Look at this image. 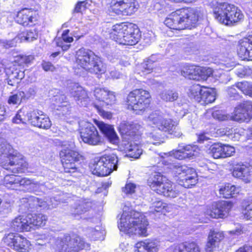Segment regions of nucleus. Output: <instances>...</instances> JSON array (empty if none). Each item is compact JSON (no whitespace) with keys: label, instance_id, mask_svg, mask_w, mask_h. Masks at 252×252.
<instances>
[{"label":"nucleus","instance_id":"nucleus-22","mask_svg":"<svg viewBox=\"0 0 252 252\" xmlns=\"http://www.w3.org/2000/svg\"><path fill=\"white\" fill-rule=\"evenodd\" d=\"M141 126L134 122H122L119 126V132L125 139L129 140L136 135Z\"/></svg>","mask_w":252,"mask_h":252},{"label":"nucleus","instance_id":"nucleus-62","mask_svg":"<svg viewBox=\"0 0 252 252\" xmlns=\"http://www.w3.org/2000/svg\"><path fill=\"white\" fill-rule=\"evenodd\" d=\"M80 88L81 87H80V100H82V103L84 102V103L82 104V105H86L90 100L88 93L85 90L83 89H80Z\"/></svg>","mask_w":252,"mask_h":252},{"label":"nucleus","instance_id":"nucleus-24","mask_svg":"<svg viewBox=\"0 0 252 252\" xmlns=\"http://www.w3.org/2000/svg\"><path fill=\"white\" fill-rule=\"evenodd\" d=\"M95 124L110 143L116 144L119 142V137L112 126L97 121Z\"/></svg>","mask_w":252,"mask_h":252},{"label":"nucleus","instance_id":"nucleus-29","mask_svg":"<svg viewBox=\"0 0 252 252\" xmlns=\"http://www.w3.org/2000/svg\"><path fill=\"white\" fill-rule=\"evenodd\" d=\"M11 226L17 231H29L31 230L27 216L25 217L20 216L15 218L11 222Z\"/></svg>","mask_w":252,"mask_h":252},{"label":"nucleus","instance_id":"nucleus-8","mask_svg":"<svg viewBox=\"0 0 252 252\" xmlns=\"http://www.w3.org/2000/svg\"><path fill=\"white\" fill-rule=\"evenodd\" d=\"M13 151L11 146L0 134V156L3 155L8 159L5 163L1 162V166L15 174L23 172V168L26 167L27 164L24 162L23 159H19L15 156L12 153Z\"/></svg>","mask_w":252,"mask_h":252},{"label":"nucleus","instance_id":"nucleus-45","mask_svg":"<svg viewBox=\"0 0 252 252\" xmlns=\"http://www.w3.org/2000/svg\"><path fill=\"white\" fill-rule=\"evenodd\" d=\"M27 199L29 205H32L33 206H39L44 209H49L48 208V202L46 198L44 199H41L34 196H30Z\"/></svg>","mask_w":252,"mask_h":252},{"label":"nucleus","instance_id":"nucleus-4","mask_svg":"<svg viewBox=\"0 0 252 252\" xmlns=\"http://www.w3.org/2000/svg\"><path fill=\"white\" fill-rule=\"evenodd\" d=\"M215 19L220 23L231 26L243 19L242 11L233 4L226 2H216L213 4Z\"/></svg>","mask_w":252,"mask_h":252},{"label":"nucleus","instance_id":"nucleus-34","mask_svg":"<svg viewBox=\"0 0 252 252\" xmlns=\"http://www.w3.org/2000/svg\"><path fill=\"white\" fill-rule=\"evenodd\" d=\"M27 217L29 224L31 225V229L34 226H43L45 225L47 220V216L41 214H29Z\"/></svg>","mask_w":252,"mask_h":252},{"label":"nucleus","instance_id":"nucleus-42","mask_svg":"<svg viewBox=\"0 0 252 252\" xmlns=\"http://www.w3.org/2000/svg\"><path fill=\"white\" fill-rule=\"evenodd\" d=\"M183 149L186 158L193 159L197 157L200 152L199 148L196 145L183 146Z\"/></svg>","mask_w":252,"mask_h":252},{"label":"nucleus","instance_id":"nucleus-18","mask_svg":"<svg viewBox=\"0 0 252 252\" xmlns=\"http://www.w3.org/2000/svg\"><path fill=\"white\" fill-rule=\"evenodd\" d=\"M230 117L238 122L249 121L252 118V102L246 101L238 105Z\"/></svg>","mask_w":252,"mask_h":252},{"label":"nucleus","instance_id":"nucleus-44","mask_svg":"<svg viewBox=\"0 0 252 252\" xmlns=\"http://www.w3.org/2000/svg\"><path fill=\"white\" fill-rule=\"evenodd\" d=\"M37 31L33 30H27L23 32L18 35L20 38V42L23 41H32L37 37Z\"/></svg>","mask_w":252,"mask_h":252},{"label":"nucleus","instance_id":"nucleus-12","mask_svg":"<svg viewBox=\"0 0 252 252\" xmlns=\"http://www.w3.org/2000/svg\"><path fill=\"white\" fill-rule=\"evenodd\" d=\"M148 124L159 130L169 132L174 126V123L171 119L165 117L164 114L159 110L152 112L147 118Z\"/></svg>","mask_w":252,"mask_h":252},{"label":"nucleus","instance_id":"nucleus-58","mask_svg":"<svg viewBox=\"0 0 252 252\" xmlns=\"http://www.w3.org/2000/svg\"><path fill=\"white\" fill-rule=\"evenodd\" d=\"M106 106L99 105L98 107H94L97 111L99 114L103 118L110 119L112 117V113L110 112L105 111L103 108Z\"/></svg>","mask_w":252,"mask_h":252},{"label":"nucleus","instance_id":"nucleus-21","mask_svg":"<svg viewBox=\"0 0 252 252\" xmlns=\"http://www.w3.org/2000/svg\"><path fill=\"white\" fill-rule=\"evenodd\" d=\"M56 243L59 249L62 252H78L79 250L77 239L69 235H64Z\"/></svg>","mask_w":252,"mask_h":252},{"label":"nucleus","instance_id":"nucleus-17","mask_svg":"<svg viewBox=\"0 0 252 252\" xmlns=\"http://www.w3.org/2000/svg\"><path fill=\"white\" fill-rule=\"evenodd\" d=\"M3 241L4 244L18 252L28 251L29 242L20 235L9 233L3 238Z\"/></svg>","mask_w":252,"mask_h":252},{"label":"nucleus","instance_id":"nucleus-38","mask_svg":"<svg viewBox=\"0 0 252 252\" xmlns=\"http://www.w3.org/2000/svg\"><path fill=\"white\" fill-rule=\"evenodd\" d=\"M168 208V205L166 203L158 199L151 203L149 208V212L153 214L158 212L162 213L164 210L167 211Z\"/></svg>","mask_w":252,"mask_h":252},{"label":"nucleus","instance_id":"nucleus-39","mask_svg":"<svg viewBox=\"0 0 252 252\" xmlns=\"http://www.w3.org/2000/svg\"><path fill=\"white\" fill-rule=\"evenodd\" d=\"M20 176L14 174H8L5 176L3 180V185L10 189L18 188Z\"/></svg>","mask_w":252,"mask_h":252},{"label":"nucleus","instance_id":"nucleus-35","mask_svg":"<svg viewBox=\"0 0 252 252\" xmlns=\"http://www.w3.org/2000/svg\"><path fill=\"white\" fill-rule=\"evenodd\" d=\"M174 252H201L200 248L195 242H185L179 245Z\"/></svg>","mask_w":252,"mask_h":252},{"label":"nucleus","instance_id":"nucleus-11","mask_svg":"<svg viewBox=\"0 0 252 252\" xmlns=\"http://www.w3.org/2000/svg\"><path fill=\"white\" fill-rule=\"evenodd\" d=\"M80 136L85 143L89 145H101L103 143V138L99 134L96 127L88 122L80 123Z\"/></svg>","mask_w":252,"mask_h":252},{"label":"nucleus","instance_id":"nucleus-64","mask_svg":"<svg viewBox=\"0 0 252 252\" xmlns=\"http://www.w3.org/2000/svg\"><path fill=\"white\" fill-rule=\"evenodd\" d=\"M42 66L45 71H53L55 69L52 63L49 62L43 61L42 63Z\"/></svg>","mask_w":252,"mask_h":252},{"label":"nucleus","instance_id":"nucleus-36","mask_svg":"<svg viewBox=\"0 0 252 252\" xmlns=\"http://www.w3.org/2000/svg\"><path fill=\"white\" fill-rule=\"evenodd\" d=\"M240 189L238 187L230 184H227L222 187L220 189V193L222 195L223 197L225 198H229L234 197L236 194H238Z\"/></svg>","mask_w":252,"mask_h":252},{"label":"nucleus","instance_id":"nucleus-32","mask_svg":"<svg viewBox=\"0 0 252 252\" xmlns=\"http://www.w3.org/2000/svg\"><path fill=\"white\" fill-rule=\"evenodd\" d=\"M197 181V174L195 170L192 169V171L190 173L181 176L179 184L186 188H189L194 186L196 184Z\"/></svg>","mask_w":252,"mask_h":252},{"label":"nucleus","instance_id":"nucleus-26","mask_svg":"<svg viewBox=\"0 0 252 252\" xmlns=\"http://www.w3.org/2000/svg\"><path fill=\"white\" fill-rule=\"evenodd\" d=\"M223 238L224 234L222 232L211 231L208 237L205 247V251L209 252H213Z\"/></svg>","mask_w":252,"mask_h":252},{"label":"nucleus","instance_id":"nucleus-10","mask_svg":"<svg viewBox=\"0 0 252 252\" xmlns=\"http://www.w3.org/2000/svg\"><path fill=\"white\" fill-rule=\"evenodd\" d=\"M118 158L114 154L95 158L91 166L92 173L97 176H106L118 168Z\"/></svg>","mask_w":252,"mask_h":252},{"label":"nucleus","instance_id":"nucleus-59","mask_svg":"<svg viewBox=\"0 0 252 252\" xmlns=\"http://www.w3.org/2000/svg\"><path fill=\"white\" fill-rule=\"evenodd\" d=\"M135 189L136 185L134 184L129 183L126 184L125 187L122 188V191L126 194H131L135 192Z\"/></svg>","mask_w":252,"mask_h":252},{"label":"nucleus","instance_id":"nucleus-50","mask_svg":"<svg viewBox=\"0 0 252 252\" xmlns=\"http://www.w3.org/2000/svg\"><path fill=\"white\" fill-rule=\"evenodd\" d=\"M222 144L215 143L212 145L210 148V153L214 158H222Z\"/></svg>","mask_w":252,"mask_h":252},{"label":"nucleus","instance_id":"nucleus-63","mask_svg":"<svg viewBox=\"0 0 252 252\" xmlns=\"http://www.w3.org/2000/svg\"><path fill=\"white\" fill-rule=\"evenodd\" d=\"M47 202H48V208L49 209H51L52 208H55L58 205V201L56 199V197H52V198H46Z\"/></svg>","mask_w":252,"mask_h":252},{"label":"nucleus","instance_id":"nucleus-25","mask_svg":"<svg viewBox=\"0 0 252 252\" xmlns=\"http://www.w3.org/2000/svg\"><path fill=\"white\" fill-rule=\"evenodd\" d=\"M232 175L245 183H249L251 178L250 168L242 163H237L233 166Z\"/></svg>","mask_w":252,"mask_h":252},{"label":"nucleus","instance_id":"nucleus-40","mask_svg":"<svg viewBox=\"0 0 252 252\" xmlns=\"http://www.w3.org/2000/svg\"><path fill=\"white\" fill-rule=\"evenodd\" d=\"M216 99V92L214 90L203 89L201 97V102L202 104H207L214 102Z\"/></svg>","mask_w":252,"mask_h":252},{"label":"nucleus","instance_id":"nucleus-9","mask_svg":"<svg viewBox=\"0 0 252 252\" xmlns=\"http://www.w3.org/2000/svg\"><path fill=\"white\" fill-rule=\"evenodd\" d=\"M80 66L92 74H102L106 71L105 64L101 59L84 48L80 49Z\"/></svg>","mask_w":252,"mask_h":252},{"label":"nucleus","instance_id":"nucleus-48","mask_svg":"<svg viewBox=\"0 0 252 252\" xmlns=\"http://www.w3.org/2000/svg\"><path fill=\"white\" fill-rule=\"evenodd\" d=\"M236 87L244 94L252 97V84L247 81L238 82Z\"/></svg>","mask_w":252,"mask_h":252},{"label":"nucleus","instance_id":"nucleus-41","mask_svg":"<svg viewBox=\"0 0 252 252\" xmlns=\"http://www.w3.org/2000/svg\"><path fill=\"white\" fill-rule=\"evenodd\" d=\"M203 89L198 84H194L191 86L189 89L188 94L191 98L194 99L195 101L200 102L201 97Z\"/></svg>","mask_w":252,"mask_h":252},{"label":"nucleus","instance_id":"nucleus-3","mask_svg":"<svg viewBox=\"0 0 252 252\" xmlns=\"http://www.w3.org/2000/svg\"><path fill=\"white\" fill-rule=\"evenodd\" d=\"M139 30L134 25L122 23L112 27L110 37L118 43L126 45L136 44L140 38Z\"/></svg>","mask_w":252,"mask_h":252},{"label":"nucleus","instance_id":"nucleus-37","mask_svg":"<svg viewBox=\"0 0 252 252\" xmlns=\"http://www.w3.org/2000/svg\"><path fill=\"white\" fill-rule=\"evenodd\" d=\"M126 156L130 158H138L142 153V150L137 144H128L125 148Z\"/></svg>","mask_w":252,"mask_h":252},{"label":"nucleus","instance_id":"nucleus-57","mask_svg":"<svg viewBox=\"0 0 252 252\" xmlns=\"http://www.w3.org/2000/svg\"><path fill=\"white\" fill-rule=\"evenodd\" d=\"M212 117L219 121H225L228 120L230 117V116L224 114L220 110L214 111L212 113Z\"/></svg>","mask_w":252,"mask_h":252},{"label":"nucleus","instance_id":"nucleus-30","mask_svg":"<svg viewBox=\"0 0 252 252\" xmlns=\"http://www.w3.org/2000/svg\"><path fill=\"white\" fill-rule=\"evenodd\" d=\"M18 187H22L23 189L29 192H36L39 189L40 184L28 178H22L20 176L19 182L18 183Z\"/></svg>","mask_w":252,"mask_h":252},{"label":"nucleus","instance_id":"nucleus-19","mask_svg":"<svg viewBox=\"0 0 252 252\" xmlns=\"http://www.w3.org/2000/svg\"><path fill=\"white\" fill-rule=\"evenodd\" d=\"M29 123L33 126L45 129L49 128L51 126L49 118L38 110L32 109Z\"/></svg>","mask_w":252,"mask_h":252},{"label":"nucleus","instance_id":"nucleus-51","mask_svg":"<svg viewBox=\"0 0 252 252\" xmlns=\"http://www.w3.org/2000/svg\"><path fill=\"white\" fill-rule=\"evenodd\" d=\"M34 59L33 55H19L15 57V62L19 64V66H24L31 63Z\"/></svg>","mask_w":252,"mask_h":252},{"label":"nucleus","instance_id":"nucleus-28","mask_svg":"<svg viewBox=\"0 0 252 252\" xmlns=\"http://www.w3.org/2000/svg\"><path fill=\"white\" fill-rule=\"evenodd\" d=\"M158 243L156 241L147 240L137 243L134 252H157Z\"/></svg>","mask_w":252,"mask_h":252},{"label":"nucleus","instance_id":"nucleus-1","mask_svg":"<svg viewBox=\"0 0 252 252\" xmlns=\"http://www.w3.org/2000/svg\"><path fill=\"white\" fill-rule=\"evenodd\" d=\"M127 207L124 208L118 221L120 230L131 235L147 236L148 222L145 216L134 210L127 211Z\"/></svg>","mask_w":252,"mask_h":252},{"label":"nucleus","instance_id":"nucleus-20","mask_svg":"<svg viewBox=\"0 0 252 252\" xmlns=\"http://www.w3.org/2000/svg\"><path fill=\"white\" fill-rule=\"evenodd\" d=\"M237 53L242 60H252V35H250L239 41Z\"/></svg>","mask_w":252,"mask_h":252},{"label":"nucleus","instance_id":"nucleus-5","mask_svg":"<svg viewBox=\"0 0 252 252\" xmlns=\"http://www.w3.org/2000/svg\"><path fill=\"white\" fill-rule=\"evenodd\" d=\"M215 19L220 23L231 26L243 19L242 11L233 4L226 2H216L213 4Z\"/></svg>","mask_w":252,"mask_h":252},{"label":"nucleus","instance_id":"nucleus-31","mask_svg":"<svg viewBox=\"0 0 252 252\" xmlns=\"http://www.w3.org/2000/svg\"><path fill=\"white\" fill-rule=\"evenodd\" d=\"M32 109L29 106H24L17 113L15 117L12 119V122L15 124H26V118L29 122Z\"/></svg>","mask_w":252,"mask_h":252},{"label":"nucleus","instance_id":"nucleus-52","mask_svg":"<svg viewBox=\"0 0 252 252\" xmlns=\"http://www.w3.org/2000/svg\"><path fill=\"white\" fill-rule=\"evenodd\" d=\"M149 142L155 145H159L164 142V139L157 132H153L149 134Z\"/></svg>","mask_w":252,"mask_h":252},{"label":"nucleus","instance_id":"nucleus-46","mask_svg":"<svg viewBox=\"0 0 252 252\" xmlns=\"http://www.w3.org/2000/svg\"><path fill=\"white\" fill-rule=\"evenodd\" d=\"M96 228L90 227L86 229L84 231L85 234L90 238L94 240L101 239L102 236V232L100 230V227L97 226Z\"/></svg>","mask_w":252,"mask_h":252},{"label":"nucleus","instance_id":"nucleus-6","mask_svg":"<svg viewBox=\"0 0 252 252\" xmlns=\"http://www.w3.org/2000/svg\"><path fill=\"white\" fill-rule=\"evenodd\" d=\"M148 183L153 191L166 197L175 198L180 194V186L175 185L159 172H155Z\"/></svg>","mask_w":252,"mask_h":252},{"label":"nucleus","instance_id":"nucleus-47","mask_svg":"<svg viewBox=\"0 0 252 252\" xmlns=\"http://www.w3.org/2000/svg\"><path fill=\"white\" fill-rule=\"evenodd\" d=\"M153 57L152 56L141 64L140 68L144 75L151 72L155 67V63L153 61Z\"/></svg>","mask_w":252,"mask_h":252},{"label":"nucleus","instance_id":"nucleus-43","mask_svg":"<svg viewBox=\"0 0 252 252\" xmlns=\"http://www.w3.org/2000/svg\"><path fill=\"white\" fill-rule=\"evenodd\" d=\"M160 96L165 102H173L178 98V93L173 90H164L160 94Z\"/></svg>","mask_w":252,"mask_h":252},{"label":"nucleus","instance_id":"nucleus-27","mask_svg":"<svg viewBox=\"0 0 252 252\" xmlns=\"http://www.w3.org/2000/svg\"><path fill=\"white\" fill-rule=\"evenodd\" d=\"M201 67L199 66L187 65L182 68L181 74L189 79L199 80L201 77Z\"/></svg>","mask_w":252,"mask_h":252},{"label":"nucleus","instance_id":"nucleus-49","mask_svg":"<svg viewBox=\"0 0 252 252\" xmlns=\"http://www.w3.org/2000/svg\"><path fill=\"white\" fill-rule=\"evenodd\" d=\"M170 168L172 169L173 172L176 176H179L180 179L181 176L189 173L192 171V168H189L185 165H171Z\"/></svg>","mask_w":252,"mask_h":252},{"label":"nucleus","instance_id":"nucleus-33","mask_svg":"<svg viewBox=\"0 0 252 252\" xmlns=\"http://www.w3.org/2000/svg\"><path fill=\"white\" fill-rule=\"evenodd\" d=\"M6 73L9 79L21 80L25 77L24 70L19 65L14 64L6 69Z\"/></svg>","mask_w":252,"mask_h":252},{"label":"nucleus","instance_id":"nucleus-2","mask_svg":"<svg viewBox=\"0 0 252 252\" xmlns=\"http://www.w3.org/2000/svg\"><path fill=\"white\" fill-rule=\"evenodd\" d=\"M198 17L193 9H180L171 13L164 21V24L171 29L182 30L195 26Z\"/></svg>","mask_w":252,"mask_h":252},{"label":"nucleus","instance_id":"nucleus-23","mask_svg":"<svg viewBox=\"0 0 252 252\" xmlns=\"http://www.w3.org/2000/svg\"><path fill=\"white\" fill-rule=\"evenodd\" d=\"M36 12L29 9H22L17 15L16 21L24 26H31L36 21Z\"/></svg>","mask_w":252,"mask_h":252},{"label":"nucleus","instance_id":"nucleus-54","mask_svg":"<svg viewBox=\"0 0 252 252\" xmlns=\"http://www.w3.org/2000/svg\"><path fill=\"white\" fill-rule=\"evenodd\" d=\"M92 202L89 199H84L80 201V212L85 213L89 211L92 207Z\"/></svg>","mask_w":252,"mask_h":252},{"label":"nucleus","instance_id":"nucleus-14","mask_svg":"<svg viewBox=\"0 0 252 252\" xmlns=\"http://www.w3.org/2000/svg\"><path fill=\"white\" fill-rule=\"evenodd\" d=\"M94 96L95 101L93 103L94 107L99 105H112L116 102L115 93L105 88L96 87L94 90Z\"/></svg>","mask_w":252,"mask_h":252},{"label":"nucleus","instance_id":"nucleus-56","mask_svg":"<svg viewBox=\"0 0 252 252\" xmlns=\"http://www.w3.org/2000/svg\"><path fill=\"white\" fill-rule=\"evenodd\" d=\"M19 40L20 41V38L18 35L11 40L0 41V44L4 48L8 49L16 46Z\"/></svg>","mask_w":252,"mask_h":252},{"label":"nucleus","instance_id":"nucleus-15","mask_svg":"<svg viewBox=\"0 0 252 252\" xmlns=\"http://www.w3.org/2000/svg\"><path fill=\"white\" fill-rule=\"evenodd\" d=\"M111 8L118 15H131L137 10L138 4L136 0H113Z\"/></svg>","mask_w":252,"mask_h":252},{"label":"nucleus","instance_id":"nucleus-13","mask_svg":"<svg viewBox=\"0 0 252 252\" xmlns=\"http://www.w3.org/2000/svg\"><path fill=\"white\" fill-rule=\"evenodd\" d=\"M63 149L60 152L61 162L65 168H76L75 161H78L79 154L75 151V145L73 141L63 142Z\"/></svg>","mask_w":252,"mask_h":252},{"label":"nucleus","instance_id":"nucleus-60","mask_svg":"<svg viewBox=\"0 0 252 252\" xmlns=\"http://www.w3.org/2000/svg\"><path fill=\"white\" fill-rule=\"evenodd\" d=\"M242 213L247 220H252V203L247 205L243 210Z\"/></svg>","mask_w":252,"mask_h":252},{"label":"nucleus","instance_id":"nucleus-53","mask_svg":"<svg viewBox=\"0 0 252 252\" xmlns=\"http://www.w3.org/2000/svg\"><path fill=\"white\" fill-rule=\"evenodd\" d=\"M26 97V94L24 92H19L16 94L10 96L9 97L8 102L9 103L13 104H20L22 99Z\"/></svg>","mask_w":252,"mask_h":252},{"label":"nucleus","instance_id":"nucleus-16","mask_svg":"<svg viewBox=\"0 0 252 252\" xmlns=\"http://www.w3.org/2000/svg\"><path fill=\"white\" fill-rule=\"evenodd\" d=\"M233 207L229 201H221L213 203L207 209L206 213L212 218H223L226 217Z\"/></svg>","mask_w":252,"mask_h":252},{"label":"nucleus","instance_id":"nucleus-61","mask_svg":"<svg viewBox=\"0 0 252 252\" xmlns=\"http://www.w3.org/2000/svg\"><path fill=\"white\" fill-rule=\"evenodd\" d=\"M180 149L175 151H173L172 155L176 159L182 160L186 159L185 153L184 152L182 146H180Z\"/></svg>","mask_w":252,"mask_h":252},{"label":"nucleus","instance_id":"nucleus-7","mask_svg":"<svg viewBox=\"0 0 252 252\" xmlns=\"http://www.w3.org/2000/svg\"><path fill=\"white\" fill-rule=\"evenodd\" d=\"M151 95L149 92L140 89H135L128 94L125 104L128 109L140 114L149 107Z\"/></svg>","mask_w":252,"mask_h":252},{"label":"nucleus","instance_id":"nucleus-55","mask_svg":"<svg viewBox=\"0 0 252 252\" xmlns=\"http://www.w3.org/2000/svg\"><path fill=\"white\" fill-rule=\"evenodd\" d=\"M222 158H225L230 157L233 155L235 152L234 147L229 145L222 144Z\"/></svg>","mask_w":252,"mask_h":252}]
</instances>
